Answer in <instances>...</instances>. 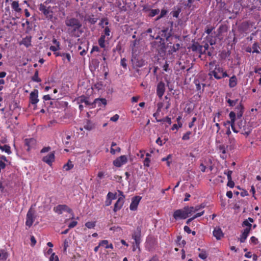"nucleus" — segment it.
<instances>
[{
  "label": "nucleus",
  "mask_w": 261,
  "mask_h": 261,
  "mask_svg": "<svg viewBox=\"0 0 261 261\" xmlns=\"http://www.w3.org/2000/svg\"><path fill=\"white\" fill-rule=\"evenodd\" d=\"M119 196L117 201L114 204V206L113 208V211L114 212H117L119 211L123 206L124 202V198L125 196L123 195V193L121 191H118Z\"/></svg>",
  "instance_id": "7"
},
{
  "label": "nucleus",
  "mask_w": 261,
  "mask_h": 261,
  "mask_svg": "<svg viewBox=\"0 0 261 261\" xmlns=\"http://www.w3.org/2000/svg\"><path fill=\"white\" fill-rule=\"evenodd\" d=\"M241 28L243 31H246L249 28V24L247 22H244L241 24Z\"/></svg>",
  "instance_id": "55"
},
{
  "label": "nucleus",
  "mask_w": 261,
  "mask_h": 261,
  "mask_svg": "<svg viewBox=\"0 0 261 261\" xmlns=\"http://www.w3.org/2000/svg\"><path fill=\"white\" fill-rule=\"evenodd\" d=\"M49 261H59V260L58 256L56 255L55 253H53L49 257Z\"/></svg>",
  "instance_id": "54"
},
{
  "label": "nucleus",
  "mask_w": 261,
  "mask_h": 261,
  "mask_svg": "<svg viewBox=\"0 0 261 261\" xmlns=\"http://www.w3.org/2000/svg\"><path fill=\"white\" fill-rule=\"evenodd\" d=\"M219 149L220 152H221L223 155H221L220 157L223 159H225L226 158V156L224 155L226 153V147L224 145H220L219 146Z\"/></svg>",
  "instance_id": "31"
},
{
  "label": "nucleus",
  "mask_w": 261,
  "mask_h": 261,
  "mask_svg": "<svg viewBox=\"0 0 261 261\" xmlns=\"http://www.w3.org/2000/svg\"><path fill=\"white\" fill-rule=\"evenodd\" d=\"M242 225L243 227L247 226L245 229H248V228H249V231H251V227H252V224L250 222H248V220H245L243 222Z\"/></svg>",
  "instance_id": "42"
},
{
  "label": "nucleus",
  "mask_w": 261,
  "mask_h": 261,
  "mask_svg": "<svg viewBox=\"0 0 261 261\" xmlns=\"http://www.w3.org/2000/svg\"><path fill=\"white\" fill-rule=\"evenodd\" d=\"M60 49V46L51 45L49 47V49L54 53L57 52Z\"/></svg>",
  "instance_id": "60"
},
{
  "label": "nucleus",
  "mask_w": 261,
  "mask_h": 261,
  "mask_svg": "<svg viewBox=\"0 0 261 261\" xmlns=\"http://www.w3.org/2000/svg\"><path fill=\"white\" fill-rule=\"evenodd\" d=\"M230 120H227L223 122V125L226 127H228L230 125L232 130L234 133H238L239 130L235 126L236 122V113L234 111H231L229 114Z\"/></svg>",
  "instance_id": "5"
},
{
  "label": "nucleus",
  "mask_w": 261,
  "mask_h": 261,
  "mask_svg": "<svg viewBox=\"0 0 261 261\" xmlns=\"http://www.w3.org/2000/svg\"><path fill=\"white\" fill-rule=\"evenodd\" d=\"M208 75L211 77L213 76L216 80H221L229 76L226 70L219 64L216 65L214 69H210Z\"/></svg>",
  "instance_id": "3"
},
{
  "label": "nucleus",
  "mask_w": 261,
  "mask_h": 261,
  "mask_svg": "<svg viewBox=\"0 0 261 261\" xmlns=\"http://www.w3.org/2000/svg\"><path fill=\"white\" fill-rule=\"evenodd\" d=\"M250 243L256 245L258 243V239L255 237L252 236L250 238Z\"/></svg>",
  "instance_id": "51"
},
{
  "label": "nucleus",
  "mask_w": 261,
  "mask_h": 261,
  "mask_svg": "<svg viewBox=\"0 0 261 261\" xmlns=\"http://www.w3.org/2000/svg\"><path fill=\"white\" fill-rule=\"evenodd\" d=\"M36 144V140L34 138H27L24 140V144L28 147L27 150L29 151Z\"/></svg>",
  "instance_id": "20"
},
{
  "label": "nucleus",
  "mask_w": 261,
  "mask_h": 261,
  "mask_svg": "<svg viewBox=\"0 0 261 261\" xmlns=\"http://www.w3.org/2000/svg\"><path fill=\"white\" fill-rule=\"evenodd\" d=\"M141 226H138L136 230L132 234V238L135 241V244L137 248H139V245L141 243Z\"/></svg>",
  "instance_id": "8"
},
{
  "label": "nucleus",
  "mask_w": 261,
  "mask_h": 261,
  "mask_svg": "<svg viewBox=\"0 0 261 261\" xmlns=\"http://www.w3.org/2000/svg\"><path fill=\"white\" fill-rule=\"evenodd\" d=\"M55 152H50L48 154L44 156L42 158V161L47 164L48 165L51 166L52 163L55 161Z\"/></svg>",
  "instance_id": "14"
},
{
  "label": "nucleus",
  "mask_w": 261,
  "mask_h": 261,
  "mask_svg": "<svg viewBox=\"0 0 261 261\" xmlns=\"http://www.w3.org/2000/svg\"><path fill=\"white\" fill-rule=\"evenodd\" d=\"M119 118V116L118 114H115L110 118V120L113 122H116Z\"/></svg>",
  "instance_id": "61"
},
{
  "label": "nucleus",
  "mask_w": 261,
  "mask_h": 261,
  "mask_svg": "<svg viewBox=\"0 0 261 261\" xmlns=\"http://www.w3.org/2000/svg\"><path fill=\"white\" fill-rule=\"evenodd\" d=\"M235 112L236 113V118L240 119L243 116L244 112V107L243 105L240 102L239 105H238L235 108Z\"/></svg>",
  "instance_id": "15"
},
{
  "label": "nucleus",
  "mask_w": 261,
  "mask_h": 261,
  "mask_svg": "<svg viewBox=\"0 0 261 261\" xmlns=\"http://www.w3.org/2000/svg\"><path fill=\"white\" fill-rule=\"evenodd\" d=\"M87 20L91 24H94L97 22V18L93 17V15H92V17L89 16L87 18Z\"/></svg>",
  "instance_id": "48"
},
{
  "label": "nucleus",
  "mask_w": 261,
  "mask_h": 261,
  "mask_svg": "<svg viewBox=\"0 0 261 261\" xmlns=\"http://www.w3.org/2000/svg\"><path fill=\"white\" fill-rule=\"evenodd\" d=\"M238 84V80L237 76L235 75L231 76L229 80V87L230 88L235 87Z\"/></svg>",
  "instance_id": "24"
},
{
  "label": "nucleus",
  "mask_w": 261,
  "mask_h": 261,
  "mask_svg": "<svg viewBox=\"0 0 261 261\" xmlns=\"http://www.w3.org/2000/svg\"><path fill=\"white\" fill-rule=\"evenodd\" d=\"M194 84L196 86V89L197 91H200L201 90V85L200 83L199 80H195L194 81Z\"/></svg>",
  "instance_id": "52"
},
{
  "label": "nucleus",
  "mask_w": 261,
  "mask_h": 261,
  "mask_svg": "<svg viewBox=\"0 0 261 261\" xmlns=\"http://www.w3.org/2000/svg\"><path fill=\"white\" fill-rule=\"evenodd\" d=\"M227 186L230 188H232L234 186V182L232 180V179H230V180H228V182Z\"/></svg>",
  "instance_id": "62"
},
{
  "label": "nucleus",
  "mask_w": 261,
  "mask_h": 261,
  "mask_svg": "<svg viewBox=\"0 0 261 261\" xmlns=\"http://www.w3.org/2000/svg\"><path fill=\"white\" fill-rule=\"evenodd\" d=\"M150 38H155V41L151 43L152 50L158 52V54L162 55L165 53V43L164 39L160 38L159 36L154 37V36L150 35Z\"/></svg>",
  "instance_id": "2"
},
{
  "label": "nucleus",
  "mask_w": 261,
  "mask_h": 261,
  "mask_svg": "<svg viewBox=\"0 0 261 261\" xmlns=\"http://www.w3.org/2000/svg\"><path fill=\"white\" fill-rule=\"evenodd\" d=\"M252 53L259 54V51L258 50V48H259L258 43L257 42H255L252 45Z\"/></svg>",
  "instance_id": "38"
},
{
  "label": "nucleus",
  "mask_w": 261,
  "mask_h": 261,
  "mask_svg": "<svg viewBox=\"0 0 261 261\" xmlns=\"http://www.w3.org/2000/svg\"><path fill=\"white\" fill-rule=\"evenodd\" d=\"M165 91V84L162 82H160V83H158L157 86L156 92L158 96L160 98L162 97L164 94Z\"/></svg>",
  "instance_id": "18"
},
{
  "label": "nucleus",
  "mask_w": 261,
  "mask_h": 261,
  "mask_svg": "<svg viewBox=\"0 0 261 261\" xmlns=\"http://www.w3.org/2000/svg\"><path fill=\"white\" fill-rule=\"evenodd\" d=\"M116 145L117 144L115 142H113L112 143L110 152L112 154H115L116 152H120L121 149L119 147H117L116 148H114V147L116 146Z\"/></svg>",
  "instance_id": "28"
},
{
  "label": "nucleus",
  "mask_w": 261,
  "mask_h": 261,
  "mask_svg": "<svg viewBox=\"0 0 261 261\" xmlns=\"http://www.w3.org/2000/svg\"><path fill=\"white\" fill-rule=\"evenodd\" d=\"M12 8L17 12H20L21 11V9L19 7V4L17 1H13L11 4Z\"/></svg>",
  "instance_id": "30"
},
{
  "label": "nucleus",
  "mask_w": 261,
  "mask_h": 261,
  "mask_svg": "<svg viewBox=\"0 0 261 261\" xmlns=\"http://www.w3.org/2000/svg\"><path fill=\"white\" fill-rule=\"evenodd\" d=\"M238 101V99L236 100H231L230 99H228L227 100H226V101L228 103L229 107L234 106L237 103Z\"/></svg>",
  "instance_id": "44"
},
{
  "label": "nucleus",
  "mask_w": 261,
  "mask_h": 261,
  "mask_svg": "<svg viewBox=\"0 0 261 261\" xmlns=\"http://www.w3.org/2000/svg\"><path fill=\"white\" fill-rule=\"evenodd\" d=\"M77 224V222L76 221H73L71 222L68 225L69 229L74 227L75 226H76Z\"/></svg>",
  "instance_id": "58"
},
{
  "label": "nucleus",
  "mask_w": 261,
  "mask_h": 261,
  "mask_svg": "<svg viewBox=\"0 0 261 261\" xmlns=\"http://www.w3.org/2000/svg\"><path fill=\"white\" fill-rule=\"evenodd\" d=\"M157 122H167L169 125L171 124L172 121L170 118L168 116L166 117L165 118L162 119H156Z\"/></svg>",
  "instance_id": "43"
},
{
  "label": "nucleus",
  "mask_w": 261,
  "mask_h": 261,
  "mask_svg": "<svg viewBox=\"0 0 261 261\" xmlns=\"http://www.w3.org/2000/svg\"><path fill=\"white\" fill-rule=\"evenodd\" d=\"M107 101L105 98H96L92 105H94L95 106L96 104H98V106H101V105L106 106L107 105Z\"/></svg>",
  "instance_id": "26"
},
{
  "label": "nucleus",
  "mask_w": 261,
  "mask_h": 261,
  "mask_svg": "<svg viewBox=\"0 0 261 261\" xmlns=\"http://www.w3.org/2000/svg\"><path fill=\"white\" fill-rule=\"evenodd\" d=\"M127 162V159L126 156L124 155H121L113 161V165L117 167H120L126 164Z\"/></svg>",
  "instance_id": "13"
},
{
  "label": "nucleus",
  "mask_w": 261,
  "mask_h": 261,
  "mask_svg": "<svg viewBox=\"0 0 261 261\" xmlns=\"http://www.w3.org/2000/svg\"><path fill=\"white\" fill-rule=\"evenodd\" d=\"M213 235L218 240H220L223 237L222 231L219 227L215 228L213 231Z\"/></svg>",
  "instance_id": "21"
},
{
  "label": "nucleus",
  "mask_w": 261,
  "mask_h": 261,
  "mask_svg": "<svg viewBox=\"0 0 261 261\" xmlns=\"http://www.w3.org/2000/svg\"><path fill=\"white\" fill-rule=\"evenodd\" d=\"M105 34L103 35L109 36L110 35V29L108 27H106L104 30Z\"/></svg>",
  "instance_id": "59"
},
{
  "label": "nucleus",
  "mask_w": 261,
  "mask_h": 261,
  "mask_svg": "<svg viewBox=\"0 0 261 261\" xmlns=\"http://www.w3.org/2000/svg\"><path fill=\"white\" fill-rule=\"evenodd\" d=\"M54 211L58 214H62L63 212H67L70 214L72 213V210L66 204H59L54 207Z\"/></svg>",
  "instance_id": "11"
},
{
  "label": "nucleus",
  "mask_w": 261,
  "mask_h": 261,
  "mask_svg": "<svg viewBox=\"0 0 261 261\" xmlns=\"http://www.w3.org/2000/svg\"><path fill=\"white\" fill-rule=\"evenodd\" d=\"M108 243H109V242L108 240H104L99 242V246H104L105 247V246L106 245H108Z\"/></svg>",
  "instance_id": "57"
},
{
  "label": "nucleus",
  "mask_w": 261,
  "mask_h": 261,
  "mask_svg": "<svg viewBox=\"0 0 261 261\" xmlns=\"http://www.w3.org/2000/svg\"><path fill=\"white\" fill-rule=\"evenodd\" d=\"M73 167V165L72 164V163L70 161H69L63 166V168L66 171H68V170L71 169Z\"/></svg>",
  "instance_id": "39"
},
{
  "label": "nucleus",
  "mask_w": 261,
  "mask_h": 261,
  "mask_svg": "<svg viewBox=\"0 0 261 261\" xmlns=\"http://www.w3.org/2000/svg\"><path fill=\"white\" fill-rule=\"evenodd\" d=\"M0 149L2 151H5L8 154H10L12 153V152L11 151L10 146L8 145H0Z\"/></svg>",
  "instance_id": "29"
},
{
  "label": "nucleus",
  "mask_w": 261,
  "mask_h": 261,
  "mask_svg": "<svg viewBox=\"0 0 261 261\" xmlns=\"http://www.w3.org/2000/svg\"><path fill=\"white\" fill-rule=\"evenodd\" d=\"M142 11L147 14L149 17H153L158 14L160 12L159 9H151L149 6H145L143 7Z\"/></svg>",
  "instance_id": "12"
},
{
  "label": "nucleus",
  "mask_w": 261,
  "mask_h": 261,
  "mask_svg": "<svg viewBox=\"0 0 261 261\" xmlns=\"http://www.w3.org/2000/svg\"><path fill=\"white\" fill-rule=\"evenodd\" d=\"M8 257V253L5 250L0 251V260H5Z\"/></svg>",
  "instance_id": "34"
},
{
  "label": "nucleus",
  "mask_w": 261,
  "mask_h": 261,
  "mask_svg": "<svg viewBox=\"0 0 261 261\" xmlns=\"http://www.w3.org/2000/svg\"><path fill=\"white\" fill-rule=\"evenodd\" d=\"M246 122L245 121L242 120H240L237 122V127L236 128L240 131V129L243 128L244 129V127L245 126Z\"/></svg>",
  "instance_id": "33"
},
{
  "label": "nucleus",
  "mask_w": 261,
  "mask_h": 261,
  "mask_svg": "<svg viewBox=\"0 0 261 261\" xmlns=\"http://www.w3.org/2000/svg\"><path fill=\"white\" fill-rule=\"evenodd\" d=\"M173 217L175 220L185 219L188 217L185 207L182 209H178L175 211L173 214Z\"/></svg>",
  "instance_id": "9"
},
{
  "label": "nucleus",
  "mask_w": 261,
  "mask_h": 261,
  "mask_svg": "<svg viewBox=\"0 0 261 261\" xmlns=\"http://www.w3.org/2000/svg\"><path fill=\"white\" fill-rule=\"evenodd\" d=\"M141 199V197L140 196H135L133 198L132 202L130 204L129 208L132 211H136L137 209L138 205L139 203V202Z\"/></svg>",
  "instance_id": "17"
},
{
  "label": "nucleus",
  "mask_w": 261,
  "mask_h": 261,
  "mask_svg": "<svg viewBox=\"0 0 261 261\" xmlns=\"http://www.w3.org/2000/svg\"><path fill=\"white\" fill-rule=\"evenodd\" d=\"M109 23V20L107 18H102L100 20V22H99V25L101 27L103 28V23H105V25H108Z\"/></svg>",
  "instance_id": "47"
},
{
  "label": "nucleus",
  "mask_w": 261,
  "mask_h": 261,
  "mask_svg": "<svg viewBox=\"0 0 261 261\" xmlns=\"http://www.w3.org/2000/svg\"><path fill=\"white\" fill-rule=\"evenodd\" d=\"M179 47V44L178 43H177L176 44H174L172 48H171V49L169 50V52H171V53H174L178 49Z\"/></svg>",
  "instance_id": "50"
},
{
  "label": "nucleus",
  "mask_w": 261,
  "mask_h": 261,
  "mask_svg": "<svg viewBox=\"0 0 261 261\" xmlns=\"http://www.w3.org/2000/svg\"><path fill=\"white\" fill-rule=\"evenodd\" d=\"M65 22L66 25L69 27L68 31L72 36L77 37L80 36L82 32L79 30L82 27V23L78 19L75 18H67Z\"/></svg>",
  "instance_id": "1"
},
{
  "label": "nucleus",
  "mask_w": 261,
  "mask_h": 261,
  "mask_svg": "<svg viewBox=\"0 0 261 261\" xmlns=\"http://www.w3.org/2000/svg\"><path fill=\"white\" fill-rule=\"evenodd\" d=\"M120 64L124 68L126 69V60L124 58L121 59Z\"/></svg>",
  "instance_id": "56"
},
{
  "label": "nucleus",
  "mask_w": 261,
  "mask_h": 261,
  "mask_svg": "<svg viewBox=\"0 0 261 261\" xmlns=\"http://www.w3.org/2000/svg\"><path fill=\"white\" fill-rule=\"evenodd\" d=\"M107 197L108 199H110L112 201L113 200H115L117 198V193H113L112 192H109L107 194Z\"/></svg>",
  "instance_id": "41"
},
{
  "label": "nucleus",
  "mask_w": 261,
  "mask_h": 261,
  "mask_svg": "<svg viewBox=\"0 0 261 261\" xmlns=\"http://www.w3.org/2000/svg\"><path fill=\"white\" fill-rule=\"evenodd\" d=\"M250 232V231H249V228H248V229H244L241 235L240 236V238L239 239V240L240 241L241 243H244L245 242Z\"/></svg>",
  "instance_id": "22"
},
{
  "label": "nucleus",
  "mask_w": 261,
  "mask_h": 261,
  "mask_svg": "<svg viewBox=\"0 0 261 261\" xmlns=\"http://www.w3.org/2000/svg\"><path fill=\"white\" fill-rule=\"evenodd\" d=\"M204 213V211H202V212H199V213H198L197 214H196L193 217V218L194 219V220L199 217H200L201 216H202Z\"/></svg>",
  "instance_id": "63"
},
{
  "label": "nucleus",
  "mask_w": 261,
  "mask_h": 261,
  "mask_svg": "<svg viewBox=\"0 0 261 261\" xmlns=\"http://www.w3.org/2000/svg\"><path fill=\"white\" fill-rule=\"evenodd\" d=\"M105 35H101L98 40V44L101 48H105Z\"/></svg>",
  "instance_id": "32"
},
{
  "label": "nucleus",
  "mask_w": 261,
  "mask_h": 261,
  "mask_svg": "<svg viewBox=\"0 0 261 261\" xmlns=\"http://www.w3.org/2000/svg\"><path fill=\"white\" fill-rule=\"evenodd\" d=\"M38 74H39L38 71L36 70L35 72L34 75L32 77V81H33L34 82H37V83L40 82L41 81V79H40L38 77Z\"/></svg>",
  "instance_id": "37"
},
{
  "label": "nucleus",
  "mask_w": 261,
  "mask_h": 261,
  "mask_svg": "<svg viewBox=\"0 0 261 261\" xmlns=\"http://www.w3.org/2000/svg\"><path fill=\"white\" fill-rule=\"evenodd\" d=\"M70 240L69 239H65L64 241L63 252L66 254L67 249L69 246Z\"/></svg>",
  "instance_id": "36"
},
{
  "label": "nucleus",
  "mask_w": 261,
  "mask_h": 261,
  "mask_svg": "<svg viewBox=\"0 0 261 261\" xmlns=\"http://www.w3.org/2000/svg\"><path fill=\"white\" fill-rule=\"evenodd\" d=\"M186 210V212L187 213V214L188 216L189 215H191L192 213H195V207L193 206H185Z\"/></svg>",
  "instance_id": "40"
},
{
  "label": "nucleus",
  "mask_w": 261,
  "mask_h": 261,
  "mask_svg": "<svg viewBox=\"0 0 261 261\" xmlns=\"http://www.w3.org/2000/svg\"><path fill=\"white\" fill-rule=\"evenodd\" d=\"M85 226L89 229L93 228L95 226V222L89 221L85 223Z\"/></svg>",
  "instance_id": "45"
},
{
  "label": "nucleus",
  "mask_w": 261,
  "mask_h": 261,
  "mask_svg": "<svg viewBox=\"0 0 261 261\" xmlns=\"http://www.w3.org/2000/svg\"><path fill=\"white\" fill-rule=\"evenodd\" d=\"M38 91L35 89L31 92L30 95V101L33 105H36L38 102Z\"/></svg>",
  "instance_id": "16"
},
{
  "label": "nucleus",
  "mask_w": 261,
  "mask_h": 261,
  "mask_svg": "<svg viewBox=\"0 0 261 261\" xmlns=\"http://www.w3.org/2000/svg\"><path fill=\"white\" fill-rule=\"evenodd\" d=\"M200 258L205 259L207 257V254L205 251H202L198 255Z\"/></svg>",
  "instance_id": "49"
},
{
  "label": "nucleus",
  "mask_w": 261,
  "mask_h": 261,
  "mask_svg": "<svg viewBox=\"0 0 261 261\" xmlns=\"http://www.w3.org/2000/svg\"><path fill=\"white\" fill-rule=\"evenodd\" d=\"M54 54L56 57H62L63 61L65 62L67 60V62H70L71 61V56L69 53H64L63 52H55Z\"/></svg>",
  "instance_id": "19"
},
{
  "label": "nucleus",
  "mask_w": 261,
  "mask_h": 261,
  "mask_svg": "<svg viewBox=\"0 0 261 261\" xmlns=\"http://www.w3.org/2000/svg\"><path fill=\"white\" fill-rule=\"evenodd\" d=\"M191 48L192 50L193 51H198L200 54H202V53H203L202 45H200L197 42L193 43L192 45Z\"/></svg>",
  "instance_id": "23"
},
{
  "label": "nucleus",
  "mask_w": 261,
  "mask_h": 261,
  "mask_svg": "<svg viewBox=\"0 0 261 261\" xmlns=\"http://www.w3.org/2000/svg\"><path fill=\"white\" fill-rule=\"evenodd\" d=\"M224 174H226L227 176L228 180H230V179H232L231 175L232 173V171L231 170H226L224 172Z\"/></svg>",
  "instance_id": "53"
},
{
  "label": "nucleus",
  "mask_w": 261,
  "mask_h": 261,
  "mask_svg": "<svg viewBox=\"0 0 261 261\" xmlns=\"http://www.w3.org/2000/svg\"><path fill=\"white\" fill-rule=\"evenodd\" d=\"M84 127L86 130H91L95 128V125L91 121L87 120Z\"/></svg>",
  "instance_id": "27"
},
{
  "label": "nucleus",
  "mask_w": 261,
  "mask_h": 261,
  "mask_svg": "<svg viewBox=\"0 0 261 261\" xmlns=\"http://www.w3.org/2000/svg\"><path fill=\"white\" fill-rule=\"evenodd\" d=\"M131 61L132 63L133 68L136 69L137 71H139L138 68L144 66L145 64V61L138 56L137 54L134 53V49H133V54L132 57Z\"/></svg>",
  "instance_id": "4"
},
{
  "label": "nucleus",
  "mask_w": 261,
  "mask_h": 261,
  "mask_svg": "<svg viewBox=\"0 0 261 261\" xmlns=\"http://www.w3.org/2000/svg\"><path fill=\"white\" fill-rule=\"evenodd\" d=\"M35 214V211L33 207V205H32L28 211L26 216L25 225L28 226L29 228L32 226L34 222L35 221L36 219Z\"/></svg>",
  "instance_id": "6"
},
{
  "label": "nucleus",
  "mask_w": 261,
  "mask_h": 261,
  "mask_svg": "<svg viewBox=\"0 0 261 261\" xmlns=\"http://www.w3.org/2000/svg\"><path fill=\"white\" fill-rule=\"evenodd\" d=\"M146 156V157L145 158L143 162L144 166L146 167H149L150 160L149 157L151 155L149 153H147Z\"/></svg>",
  "instance_id": "35"
},
{
  "label": "nucleus",
  "mask_w": 261,
  "mask_h": 261,
  "mask_svg": "<svg viewBox=\"0 0 261 261\" xmlns=\"http://www.w3.org/2000/svg\"><path fill=\"white\" fill-rule=\"evenodd\" d=\"M51 149V148L49 146L48 147H44L41 150V153H44L48 152L50 151Z\"/></svg>",
  "instance_id": "64"
},
{
  "label": "nucleus",
  "mask_w": 261,
  "mask_h": 261,
  "mask_svg": "<svg viewBox=\"0 0 261 261\" xmlns=\"http://www.w3.org/2000/svg\"><path fill=\"white\" fill-rule=\"evenodd\" d=\"M20 44L24 45L25 47H29L31 46V36H26L25 38H23L22 41H21Z\"/></svg>",
  "instance_id": "25"
},
{
  "label": "nucleus",
  "mask_w": 261,
  "mask_h": 261,
  "mask_svg": "<svg viewBox=\"0 0 261 261\" xmlns=\"http://www.w3.org/2000/svg\"><path fill=\"white\" fill-rule=\"evenodd\" d=\"M192 134V132L190 131H188L182 137V140H188L190 139V136Z\"/></svg>",
  "instance_id": "46"
},
{
  "label": "nucleus",
  "mask_w": 261,
  "mask_h": 261,
  "mask_svg": "<svg viewBox=\"0 0 261 261\" xmlns=\"http://www.w3.org/2000/svg\"><path fill=\"white\" fill-rule=\"evenodd\" d=\"M39 10L45 16L46 18L50 19L53 18V11L50 7H47L43 4H41L39 7Z\"/></svg>",
  "instance_id": "10"
}]
</instances>
